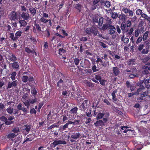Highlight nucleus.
<instances>
[{
  "label": "nucleus",
  "instance_id": "nucleus-1",
  "mask_svg": "<svg viewBox=\"0 0 150 150\" xmlns=\"http://www.w3.org/2000/svg\"><path fill=\"white\" fill-rule=\"evenodd\" d=\"M22 81L25 83L28 82V84L31 87H33L36 85L35 81L33 76L30 75L28 76L24 75L22 78Z\"/></svg>",
  "mask_w": 150,
  "mask_h": 150
},
{
  "label": "nucleus",
  "instance_id": "nucleus-2",
  "mask_svg": "<svg viewBox=\"0 0 150 150\" xmlns=\"http://www.w3.org/2000/svg\"><path fill=\"white\" fill-rule=\"evenodd\" d=\"M34 26L33 27V33H36L37 31L38 32H43L44 28L45 27V25L43 23L38 24L35 22L34 23Z\"/></svg>",
  "mask_w": 150,
  "mask_h": 150
},
{
  "label": "nucleus",
  "instance_id": "nucleus-3",
  "mask_svg": "<svg viewBox=\"0 0 150 150\" xmlns=\"http://www.w3.org/2000/svg\"><path fill=\"white\" fill-rule=\"evenodd\" d=\"M110 115V114L108 112H107L106 114L105 115V117H104L102 120H97L96 122L94 123V125L96 127L101 126L102 127L105 125V123L107 122L108 120V118Z\"/></svg>",
  "mask_w": 150,
  "mask_h": 150
},
{
  "label": "nucleus",
  "instance_id": "nucleus-4",
  "mask_svg": "<svg viewBox=\"0 0 150 150\" xmlns=\"http://www.w3.org/2000/svg\"><path fill=\"white\" fill-rule=\"evenodd\" d=\"M98 29L96 27L92 26L91 28H88L86 29V32L88 34H92L94 36L97 35Z\"/></svg>",
  "mask_w": 150,
  "mask_h": 150
},
{
  "label": "nucleus",
  "instance_id": "nucleus-5",
  "mask_svg": "<svg viewBox=\"0 0 150 150\" xmlns=\"http://www.w3.org/2000/svg\"><path fill=\"white\" fill-rule=\"evenodd\" d=\"M90 106L89 101L88 99H86L79 106V109L81 111H84L87 108H88Z\"/></svg>",
  "mask_w": 150,
  "mask_h": 150
},
{
  "label": "nucleus",
  "instance_id": "nucleus-6",
  "mask_svg": "<svg viewBox=\"0 0 150 150\" xmlns=\"http://www.w3.org/2000/svg\"><path fill=\"white\" fill-rule=\"evenodd\" d=\"M9 18L11 21H15L18 19L17 12L15 11H11L8 15Z\"/></svg>",
  "mask_w": 150,
  "mask_h": 150
},
{
  "label": "nucleus",
  "instance_id": "nucleus-7",
  "mask_svg": "<svg viewBox=\"0 0 150 150\" xmlns=\"http://www.w3.org/2000/svg\"><path fill=\"white\" fill-rule=\"evenodd\" d=\"M67 143L65 141L61 140H60L56 139L51 144V145H53L54 147L58 144H66Z\"/></svg>",
  "mask_w": 150,
  "mask_h": 150
},
{
  "label": "nucleus",
  "instance_id": "nucleus-8",
  "mask_svg": "<svg viewBox=\"0 0 150 150\" xmlns=\"http://www.w3.org/2000/svg\"><path fill=\"white\" fill-rule=\"evenodd\" d=\"M108 30L109 34L113 35L115 32L116 28L112 25H109Z\"/></svg>",
  "mask_w": 150,
  "mask_h": 150
},
{
  "label": "nucleus",
  "instance_id": "nucleus-9",
  "mask_svg": "<svg viewBox=\"0 0 150 150\" xmlns=\"http://www.w3.org/2000/svg\"><path fill=\"white\" fill-rule=\"evenodd\" d=\"M12 82H8L7 84V88L8 89L10 88L11 87H16L17 86L18 82L17 80H13Z\"/></svg>",
  "mask_w": 150,
  "mask_h": 150
},
{
  "label": "nucleus",
  "instance_id": "nucleus-10",
  "mask_svg": "<svg viewBox=\"0 0 150 150\" xmlns=\"http://www.w3.org/2000/svg\"><path fill=\"white\" fill-rule=\"evenodd\" d=\"M31 125L28 124L25 125L23 127V130L24 132L26 133V134H28L29 133L31 128Z\"/></svg>",
  "mask_w": 150,
  "mask_h": 150
},
{
  "label": "nucleus",
  "instance_id": "nucleus-11",
  "mask_svg": "<svg viewBox=\"0 0 150 150\" xmlns=\"http://www.w3.org/2000/svg\"><path fill=\"white\" fill-rule=\"evenodd\" d=\"M21 16V17L23 19L25 20H28L30 17L29 14L26 12H22Z\"/></svg>",
  "mask_w": 150,
  "mask_h": 150
},
{
  "label": "nucleus",
  "instance_id": "nucleus-12",
  "mask_svg": "<svg viewBox=\"0 0 150 150\" xmlns=\"http://www.w3.org/2000/svg\"><path fill=\"white\" fill-rule=\"evenodd\" d=\"M86 114L81 115L80 116L84 117V119H87V117H91L92 116L91 114V111L89 110L88 111L85 113Z\"/></svg>",
  "mask_w": 150,
  "mask_h": 150
},
{
  "label": "nucleus",
  "instance_id": "nucleus-13",
  "mask_svg": "<svg viewBox=\"0 0 150 150\" xmlns=\"http://www.w3.org/2000/svg\"><path fill=\"white\" fill-rule=\"evenodd\" d=\"M79 132L73 133L71 135V137L74 139H77L79 138L81 136Z\"/></svg>",
  "mask_w": 150,
  "mask_h": 150
},
{
  "label": "nucleus",
  "instance_id": "nucleus-14",
  "mask_svg": "<svg viewBox=\"0 0 150 150\" xmlns=\"http://www.w3.org/2000/svg\"><path fill=\"white\" fill-rule=\"evenodd\" d=\"M8 57V59L12 62H15L17 59L16 57L13 54L9 53Z\"/></svg>",
  "mask_w": 150,
  "mask_h": 150
},
{
  "label": "nucleus",
  "instance_id": "nucleus-15",
  "mask_svg": "<svg viewBox=\"0 0 150 150\" xmlns=\"http://www.w3.org/2000/svg\"><path fill=\"white\" fill-rule=\"evenodd\" d=\"M113 73L115 76H118L120 73V71L119 69L117 67H114L112 68Z\"/></svg>",
  "mask_w": 150,
  "mask_h": 150
},
{
  "label": "nucleus",
  "instance_id": "nucleus-16",
  "mask_svg": "<svg viewBox=\"0 0 150 150\" xmlns=\"http://www.w3.org/2000/svg\"><path fill=\"white\" fill-rule=\"evenodd\" d=\"M126 24L125 22H122L121 25V28L123 32H127L128 30V28L125 29Z\"/></svg>",
  "mask_w": 150,
  "mask_h": 150
},
{
  "label": "nucleus",
  "instance_id": "nucleus-17",
  "mask_svg": "<svg viewBox=\"0 0 150 150\" xmlns=\"http://www.w3.org/2000/svg\"><path fill=\"white\" fill-rule=\"evenodd\" d=\"M127 64L129 66H133L136 64V59H129L127 62Z\"/></svg>",
  "mask_w": 150,
  "mask_h": 150
},
{
  "label": "nucleus",
  "instance_id": "nucleus-18",
  "mask_svg": "<svg viewBox=\"0 0 150 150\" xmlns=\"http://www.w3.org/2000/svg\"><path fill=\"white\" fill-rule=\"evenodd\" d=\"M29 10L31 13V16L33 17L36 15L37 10L35 8L33 7H31L29 8Z\"/></svg>",
  "mask_w": 150,
  "mask_h": 150
},
{
  "label": "nucleus",
  "instance_id": "nucleus-19",
  "mask_svg": "<svg viewBox=\"0 0 150 150\" xmlns=\"http://www.w3.org/2000/svg\"><path fill=\"white\" fill-rule=\"evenodd\" d=\"M17 108L19 110H22L25 114L27 113L26 108L24 107H22V104L21 103H19L17 106Z\"/></svg>",
  "mask_w": 150,
  "mask_h": 150
},
{
  "label": "nucleus",
  "instance_id": "nucleus-20",
  "mask_svg": "<svg viewBox=\"0 0 150 150\" xmlns=\"http://www.w3.org/2000/svg\"><path fill=\"white\" fill-rule=\"evenodd\" d=\"M25 20H20L19 21V23L20 24V26L21 27H24L25 26L27 23Z\"/></svg>",
  "mask_w": 150,
  "mask_h": 150
},
{
  "label": "nucleus",
  "instance_id": "nucleus-21",
  "mask_svg": "<svg viewBox=\"0 0 150 150\" xmlns=\"http://www.w3.org/2000/svg\"><path fill=\"white\" fill-rule=\"evenodd\" d=\"M78 109L77 107H74L72 108L69 111V113L72 115H76Z\"/></svg>",
  "mask_w": 150,
  "mask_h": 150
},
{
  "label": "nucleus",
  "instance_id": "nucleus-22",
  "mask_svg": "<svg viewBox=\"0 0 150 150\" xmlns=\"http://www.w3.org/2000/svg\"><path fill=\"white\" fill-rule=\"evenodd\" d=\"M105 113H101L100 112H99L98 113L96 117V119L97 120H101V119L103 118L105 115Z\"/></svg>",
  "mask_w": 150,
  "mask_h": 150
},
{
  "label": "nucleus",
  "instance_id": "nucleus-23",
  "mask_svg": "<svg viewBox=\"0 0 150 150\" xmlns=\"http://www.w3.org/2000/svg\"><path fill=\"white\" fill-rule=\"evenodd\" d=\"M25 89V90L23 92V95L22 97V98L23 99L26 98L30 93V90L29 89L26 88Z\"/></svg>",
  "mask_w": 150,
  "mask_h": 150
},
{
  "label": "nucleus",
  "instance_id": "nucleus-24",
  "mask_svg": "<svg viewBox=\"0 0 150 150\" xmlns=\"http://www.w3.org/2000/svg\"><path fill=\"white\" fill-rule=\"evenodd\" d=\"M117 90L115 89L112 91V92L111 94V95L112 96V99L115 102L117 100L115 95V94L117 93Z\"/></svg>",
  "mask_w": 150,
  "mask_h": 150
},
{
  "label": "nucleus",
  "instance_id": "nucleus-25",
  "mask_svg": "<svg viewBox=\"0 0 150 150\" xmlns=\"http://www.w3.org/2000/svg\"><path fill=\"white\" fill-rule=\"evenodd\" d=\"M145 88L144 86L142 85H141L139 86V88L138 89L137 91L135 92L136 95L139 94V93L142 91H143V90L145 89Z\"/></svg>",
  "mask_w": 150,
  "mask_h": 150
},
{
  "label": "nucleus",
  "instance_id": "nucleus-26",
  "mask_svg": "<svg viewBox=\"0 0 150 150\" xmlns=\"http://www.w3.org/2000/svg\"><path fill=\"white\" fill-rule=\"evenodd\" d=\"M14 62L11 64V67L13 69H18L19 67V65L17 62Z\"/></svg>",
  "mask_w": 150,
  "mask_h": 150
},
{
  "label": "nucleus",
  "instance_id": "nucleus-27",
  "mask_svg": "<svg viewBox=\"0 0 150 150\" xmlns=\"http://www.w3.org/2000/svg\"><path fill=\"white\" fill-rule=\"evenodd\" d=\"M17 73L16 71H13L11 74V76L10 78L11 79L12 81L15 80L16 79V75Z\"/></svg>",
  "mask_w": 150,
  "mask_h": 150
},
{
  "label": "nucleus",
  "instance_id": "nucleus-28",
  "mask_svg": "<svg viewBox=\"0 0 150 150\" xmlns=\"http://www.w3.org/2000/svg\"><path fill=\"white\" fill-rule=\"evenodd\" d=\"M63 83L64 82L63 80L62 79H60L57 83V86L59 88H61L62 86V85L64 87V86H63Z\"/></svg>",
  "mask_w": 150,
  "mask_h": 150
},
{
  "label": "nucleus",
  "instance_id": "nucleus-29",
  "mask_svg": "<svg viewBox=\"0 0 150 150\" xmlns=\"http://www.w3.org/2000/svg\"><path fill=\"white\" fill-rule=\"evenodd\" d=\"M73 59L75 64L77 66L81 60V59L77 57H75Z\"/></svg>",
  "mask_w": 150,
  "mask_h": 150
},
{
  "label": "nucleus",
  "instance_id": "nucleus-30",
  "mask_svg": "<svg viewBox=\"0 0 150 150\" xmlns=\"http://www.w3.org/2000/svg\"><path fill=\"white\" fill-rule=\"evenodd\" d=\"M31 41L32 42V43L34 44L33 46H35L36 45V43H37V41L36 40L34 37H30L29 38Z\"/></svg>",
  "mask_w": 150,
  "mask_h": 150
},
{
  "label": "nucleus",
  "instance_id": "nucleus-31",
  "mask_svg": "<svg viewBox=\"0 0 150 150\" xmlns=\"http://www.w3.org/2000/svg\"><path fill=\"white\" fill-rule=\"evenodd\" d=\"M104 18L103 17H101L99 19L98 21V25L99 26H101L103 23Z\"/></svg>",
  "mask_w": 150,
  "mask_h": 150
},
{
  "label": "nucleus",
  "instance_id": "nucleus-32",
  "mask_svg": "<svg viewBox=\"0 0 150 150\" xmlns=\"http://www.w3.org/2000/svg\"><path fill=\"white\" fill-rule=\"evenodd\" d=\"M149 92L148 90L145 91L143 93L140 94V97H143V98L147 96L149 94Z\"/></svg>",
  "mask_w": 150,
  "mask_h": 150
},
{
  "label": "nucleus",
  "instance_id": "nucleus-33",
  "mask_svg": "<svg viewBox=\"0 0 150 150\" xmlns=\"http://www.w3.org/2000/svg\"><path fill=\"white\" fill-rule=\"evenodd\" d=\"M28 100L30 104H33L36 102L37 99L36 98L34 97V98H30L28 99Z\"/></svg>",
  "mask_w": 150,
  "mask_h": 150
},
{
  "label": "nucleus",
  "instance_id": "nucleus-34",
  "mask_svg": "<svg viewBox=\"0 0 150 150\" xmlns=\"http://www.w3.org/2000/svg\"><path fill=\"white\" fill-rule=\"evenodd\" d=\"M82 6L79 3L75 5V8L79 10V12H80L81 10Z\"/></svg>",
  "mask_w": 150,
  "mask_h": 150
},
{
  "label": "nucleus",
  "instance_id": "nucleus-35",
  "mask_svg": "<svg viewBox=\"0 0 150 150\" xmlns=\"http://www.w3.org/2000/svg\"><path fill=\"white\" fill-rule=\"evenodd\" d=\"M16 136L15 133H12L8 134L7 136L8 138L9 139H12L13 138H14Z\"/></svg>",
  "mask_w": 150,
  "mask_h": 150
},
{
  "label": "nucleus",
  "instance_id": "nucleus-36",
  "mask_svg": "<svg viewBox=\"0 0 150 150\" xmlns=\"http://www.w3.org/2000/svg\"><path fill=\"white\" fill-rule=\"evenodd\" d=\"M9 38H11V40L13 41L16 40L18 39V37L16 36L14 37V34L13 33H11L10 34V36H9Z\"/></svg>",
  "mask_w": 150,
  "mask_h": 150
},
{
  "label": "nucleus",
  "instance_id": "nucleus-37",
  "mask_svg": "<svg viewBox=\"0 0 150 150\" xmlns=\"http://www.w3.org/2000/svg\"><path fill=\"white\" fill-rule=\"evenodd\" d=\"M4 59H3V62L4 61ZM0 66L3 69H6V65L5 62L2 61L0 63Z\"/></svg>",
  "mask_w": 150,
  "mask_h": 150
},
{
  "label": "nucleus",
  "instance_id": "nucleus-38",
  "mask_svg": "<svg viewBox=\"0 0 150 150\" xmlns=\"http://www.w3.org/2000/svg\"><path fill=\"white\" fill-rule=\"evenodd\" d=\"M149 33V31H146V32L144 34L143 37H142L143 40V41H145L146 39L148 37Z\"/></svg>",
  "mask_w": 150,
  "mask_h": 150
},
{
  "label": "nucleus",
  "instance_id": "nucleus-39",
  "mask_svg": "<svg viewBox=\"0 0 150 150\" xmlns=\"http://www.w3.org/2000/svg\"><path fill=\"white\" fill-rule=\"evenodd\" d=\"M59 54L60 55H62L66 52V50L63 48H60L58 50Z\"/></svg>",
  "mask_w": 150,
  "mask_h": 150
},
{
  "label": "nucleus",
  "instance_id": "nucleus-40",
  "mask_svg": "<svg viewBox=\"0 0 150 150\" xmlns=\"http://www.w3.org/2000/svg\"><path fill=\"white\" fill-rule=\"evenodd\" d=\"M109 25L107 23L104 24L101 28V30L103 31L107 29H108Z\"/></svg>",
  "mask_w": 150,
  "mask_h": 150
},
{
  "label": "nucleus",
  "instance_id": "nucleus-41",
  "mask_svg": "<svg viewBox=\"0 0 150 150\" xmlns=\"http://www.w3.org/2000/svg\"><path fill=\"white\" fill-rule=\"evenodd\" d=\"M45 97L43 98V99H44V100L42 102H40L39 103V105H38V108H39V109H41V108H42V107L44 103H46L47 102L46 100H45Z\"/></svg>",
  "mask_w": 150,
  "mask_h": 150
},
{
  "label": "nucleus",
  "instance_id": "nucleus-42",
  "mask_svg": "<svg viewBox=\"0 0 150 150\" xmlns=\"http://www.w3.org/2000/svg\"><path fill=\"white\" fill-rule=\"evenodd\" d=\"M48 19L42 17L40 19V21L41 22L44 23H46L48 22Z\"/></svg>",
  "mask_w": 150,
  "mask_h": 150
},
{
  "label": "nucleus",
  "instance_id": "nucleus-43",
  "mask_svg": "<svg viewBox=\"0 0 150 150\" xmlns=\"http://www.w3.org/2000/svg\"><path fill=\"white\" fill-rule=\"evenodd\" d=\"M125 15L123 13H121L120 15H119V18L122 21H123L125 20Z\"/></svg>",
  "mask_w": 150,
  "mask_h": 150
},
{
  "label": "nucleus",
  "instance_id": "nucleus-44",
  "mask_svg": "<svg viewBox=\"0 0 150 150\" xmlns=\"http://www.w3.org/2000/svg\"><path fill=\"white\" fill-rule=\"evenodd\" d=\"M132 142L134 145H135L136 146L137 145L140 144L141 142L139 141H138L136 139H134L132 141Z\"/></svg>",
  "mask_w": 150,
  "mask_h": 150
},
{
  "label": "nucleus",
  "instance_id": "nucleus-45",
  "mask_svg": "<svg viewBox=\"0 0 150 150\" xmlns=\"http://www.w3.org/2000/svg\"><path fill=\"white\" fill-rule=\"evenodd\" d=\"M22 32L20 30L18 31L15 33V35L18 38L21 36L22 34Z\"/></svg>",
  "mask_w": 150,
  "mask_h": 150
},
{
  "label": "nucleus",
  "instance_id": "nucleus-46",
  "mask_svg": "<svg viewBox=\"0 0 150 150\" xmlns=\"http://www.w3.org/2000/svg\"><path fill=\"white\" fill-rule=\"evenodd\" d=\"M5 29L9 33L12 30L11 27L9 25H7L5 27Z\"/></svg>",
  "mask_w": 150,
  "mask_h": 150
},
{
  "label": "nucleus",
  "instance_id": "nucleus-47",
  "mask_svg": "<svg viewBox=\"0 0 150 150\" xmlns=\"http://www.w3.org/2000/svg\"><path fill=\"white\" fill-rule=\"evenodd\" d=\"M111 17L113 19H116L118 17V15L117 13L112 12Z\"/></svg>",
  "mask_w": 150,
  "mask_h": 150
},
{
  "label": "nucleus",
  "instance_id": "nucleus-48",
  "mask_svg": "<svg viewBox=\"0 0 150 150\" xmlns=\"http://www.w3.org/2000/svg\"><path fill=\"white\" fill-rule=\"evenodd\" d=\"M12 132H14V133H18L19 131V128L18 127H14L12 129Z\"/></svg>",
  "mask_w": 150,
  "mask_h": 150
},
{
  "label": "nucleus",
  "instance_id": "nucleus-49",
  "mask_svg": "<svg viewBox=\"0 0 150 150\" xmlns=\"http://www.w3.org/2000/svg\"><path fill=\"white\" fill-rule=\"evenodd\" d=\"M31 135H33V137H29V138H27L26 137V139L25 140L24 143L26 142L30 141H32L33 139H34V136L33 135L31 134Z\"/></svg>",
  "mask_w": 150,
  "mask_h": 150
},
{
  "label": "nucleus",
  "instance_id": "nucleus-50",
  "mask_svg": "<svg viewBox=\"0 0 150 150\" xmlns=\"http://www.w3.org/2000/svg\"><path fill=\"white\" fill-rule=\"evenodd\" d=\"M70 113H69V115H68V118L69 120H73L75 118L74 116V115H72V114L70 115Z\"/></svg>",
  "mask_w": 150,
  "mask_h": 150
},
{
  "label": "nucleus",
  "instance_id": "nucleus-51",
  "mask_svg": "<svg viewBox=\"0 0 150 150\" xmlns=\"http://www.w3.org/2000/svg\"><path fill=\"white\" fill-rule=\"evenodd\" d=\"M139 29L137 28L135 30L134 32V36L135 37H137L138 36L139 33Z\"/></svg>",
  "mask_w": 150,
  "mask_h": 150
},
{
  "label": "nucleus",
  "instance_id": "nucleus-52",
  "mask_svg": "<svg viewBox=\"0 0 150 150\" xmlns=\"http://www.w3.org/2000/svg\"><path fill=\"white\" fill-rule=\"evenodd\" d=\"M24 104L25 106H26L28 108H29L30 103L28 100H27L24 102Z\"/></svg>",
  "mask_w": 150,
  "mask_h": 150
},
{
  "label": "nucleus",
  "instance_id": "nucleus-53",
  "mask_svg": "<svg viewBox=\"0 0 150 150\" xmlns=\"http://www.w3.org/2000/svg\"><path fill=\"white\" fill-rule=\"evenodd\" d=\"M33 87H32L33 88V89L31 91V93L34 96L36 95L37 93V91L36 90L35 88L34 87L33 88Z\"/></svg>",
  "mask_w": 150,
  "mask_h": 150
},
{
  "label": "nucleus",
  "instance_id": "nucleus-54",
  "mask_svg": "<svg viewBox=\"0 0 150 150\" xmlns=\"http://www.w3.org/2000/svg\"><path fill=\"white\" fill-rule=\"evenodd\" d=\"M136 13L138 15H142V11L140 9H137L136 11Z\"/></svg>",
  "mask_w": 150,
  "mask_h": 150
},
{
  "label": "nucleus",
  "instance_id": "nucleus-55",
  "mask_svg": "<svg viewBox=\"0 0 150 150\" xmlns=\"http://www.w3.org/2000/svg\"><path fill=\"white\" fill-rule=\"evenodd\" d=\"M7 112L9 114H11L13 112V109L11 107L8 108L6 109Z\"/></svg>",
  "mask_w": 150,
  "mask_h": 150
},
{
  "label": "nucleus",
  "instance_id": "nucleus-56",
  "mask_svg": "<svg viewBox=\"0 0 150 150\" xmlns=\"http://www.w3.org/2000/svg\"><path fill=\"white\" fill-rule=\"evenodd\" d=\"M6 40H5V38L4 37H0V44H2L3 43H5L6 42Z\"/></svg>",
  "mask_w": 150,
  "mask_h": 150
},
{
  "label": "nucleus",
  "instance_id": "nucleus-57",
  "mask_svg": "<svg viewBox=\"0 0 150 150\" xmlns=\"http://www.w3.org/2000/svg\"><path fill=\"white\" fill-rule=\"evenodd\" d=\"M106 81L105 80L101 79L99 81V82L101 85L104 86L105 85V82Z\"/></svg>",
  "mask_w": 150,
  "mask_h": 150
},
{
  "label": "nucleus",
  "instance_id": "nucleus-58",
  "mask_svg": "<svg viewBox=\"0 0 150 150\" xmlns=\"http://www.w3.org/2000/svg\"><path fill=\"white\" fill-rule=\"evenodd\" d=\"M92 69L93 72H95L98 71V69H97L96 66L95 65H94L92 67Z\"/></svg>",
  "mask_w": 150,
  "mask_h": 150
},
{
  "label": "nucleus",
  "instance_id": "nucleus-59",
  "mask_svg": "<svg viewBox=\"0 0 150 150\" xmlns=\"http://www.w3.org/2000/svg\"><path fill=\"white\" fill-rule=\"evenodd\" d=\"M8 119H7L6 120L5 122V124L7 125H9L12 124L13 122V121H8Z\"/></svg>",
  "mask_w": 150,
  "mask_h": 150
},
{
  "label": "nucleus",
  "instance_id": "nucleus-60",
  "mask_svg": "<svg viewBox=\"0 0 150 150\" xmlns=\"http://www.w3.org/2000/svg\"><path fill=\"white\" fill-rule=\"evenodd\" d=\"M30 113L31 114H36V111L35 109L33 108H31L30 110Z\"/></svg>",
  "mask_w": 150,
  "mask_h": 150
},
{
  "label": "nucleus",
  "instance_id": "nucleus-61",
  "mask_svg": "<svg viewBox=\"0 0 150 150\" xmlns=\"http://www.w3.org/2000/svg\"><path fill=\"white\" fill-rule=\"evenodd\" d=\"M129 9L127 8L124 7L122 9V11L125 13H127L129 12Z\"/></svg>",
  "mask_w": 150,
  "mask_h": 150
},
{
  "label": "nucleus",
  "instance_id": "nucleus-62",
  "mask_svg": "<svg viewBox=\"0 0 150 150\" xmlns=\"http://www.w3.org/2000/svg\"><path fill=\"white\" fill-rule=\"evenodd\" d=\"M142 40H143L142 37V36L139 37L137 40L136 43L137 44L141 42Z\"/></svg>",
  "mask_w": 150,
  "mask_h": 150
},
{
  "label": "nucleus",
  "instance_id": "nucleus-63",
  "mask_svg": "<svg viewBox=\"0 0 150 150\" xmlns=\"http://www.w3.org/2000/svg\"><path fill=\"white\" fill-rule=\"evenodd\" d=\"M136 86H134L133 84H132L130 87L129 88L131 91H133L135 89Z\"/></svg>",
  "mask_w": 150,
  "mask_h": 150
},
{
  "label": "nucleus",
  "instance_id": "nucleus-64",
  "mask_svg": "<svg viewBox=\"0 0 150 150\" xmlns=\"http://www.w3.org/2000/svg\"><path fill=\"white\" fill-rule=\"evenodd\" d=\"M104 4V5L108 8L110 7V2L109 1H105Z\"/></svg>",
  "mask_w": 150,
  "mask_h": 150
}]
</instances>
